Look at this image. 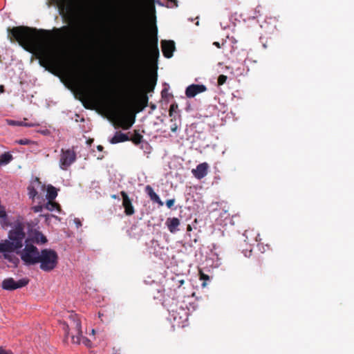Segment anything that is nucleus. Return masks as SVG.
Listing matches in <instances>:
<instances>
[{"label":"nucleus","instance_id":"nucleus-1","mask_svg":"<svg viewBox=\"0 0 354 354\" xmlns=\"http://www.w3.org/2000/svg\"><path fill=\"white\" fill-rule=\"evenodd\" d=\"M8 32L11 41H17L30 53H37L41 64L44 63L52 67L64 69L71 80L78 85L82 94L87 96L104 95L99 87L98 78L86 73L84 78L80 79L73 70L64 64L59 57L50 48L51 37L48 31L19 26L12 28H8Z\"/></svg>","mask_w":354,"mask_h":354},{"label":"nucleus","instance_id":"nucleus-2","mask_svg":"<svg viewBox=\"0 0 354 354\" xmlns=\"http://www.w3.org/2000/svg\"><path fill=\"white\" fill-rule=\"evenodd\" d=\"M100 0H55L64 22H156L142 20H82L97 6Z\"/></svg>","mask_w":354,"mask_h":354},{"label":"nucleus","instance_id":"nucleus-3","mask_svg":"<svg viewBox=\"0 0 354 354\" xmlns=\"http://www.w3.org/2000/svg\"><path fill=\"white\" fill-rule=\"evenodd\" d=\"M115 8L122 15L137 17L144 12L145 2L144 0H116Z\"/></svg>","mask_w":354,"mask_h":354},{"label":"nucleus","instance_id":"nucleus-4","mask_svg":"<svg viewBox=\"0 0 354 354\" xmlns=\"http://www.w3.org/2000/svg\"><path fill=\"white\" fill-rule=\"evenodd\" d=\"M39 268L45 272H50L55 269L58 263L57 253L51 249H44L40 252L39 259Z\"/></svg>","mask_w":354,"mask_h":354},{"label":"nucleus","instance_id":"nucleus-5","mask_svg":"<svg viewBox=\"0 0 354 354\" xmlns=\"http://www.w3.org/2000/svg\"><path fill=\"white\" fill-rule=\"evenodd\" d=\"M71 321V326L73 330L71 335L73 343L80 344L82 342L87 347L91 345V341L85 337H82V325L78 315L71 313L68 316Z\"/></svg>","mask_w":354,"mask_h":354},{"label":"nucleus","instance_id":"nucleus-6","mask_svg":"<svg viewBox=\"0 0 354 354\" xmlns=\"http://www.w3.org/2000/svg\"><path fill=\"white\" fill-rule=\"evenodd\" d=\"M26 242V246L21 253V260L28 266L38 263L40 257L39 250L35 245L28 243L27 241Z\"/></svg>","mask_w":354,"mask_h":354},{"label":"nucleus","instance_id":"nucleus-7","mask_svg":"<svg viewBox=\"0 0 354 354\" xmlns=\"http://www.w3.org/2000/svg\"><path fill=\"white\" fill-rule=\"evenodd\" d=\"M24 225L21 223H17L12 230L9 232L10 241L19 246V249L23 246V241L25 239Z\"/></svg>","mask_w":354,"mask_h":354},{"label":"nucleus","instance_id":"nucleus-8","mask_svg":"<svg viewBox=\"0 0 354 354\" xmlns=\"http://www.w3.org/2000/svg\"><path fill=\"white\" fill-rule=\"evenodd\" d=\"M158 30L156 29V32ZM140 48L141 50L145 53L148 50L151 54L158 57L159 56V50L158 48V37L156 35H151L147 42L145 40H141L140 43Z\"/></svg>","mask_w":354,"mask_h":354},{"label":"nucleus","instance_id":"nucleus-9","mask_svg":"<svg viewBox=\"0 0 354 354\" xmlns=\"http://www.w3.org/2000/svg\"><path fill=\"white\" fill-rule=\"evenodd\" d=\"M76 160V153L73 149H68L61 150L59 167L66 170Z\"/></svg>","mask_w":354,"mask_h":354},{"label":"nucleus","instance_id":"nucleus-10","mask_svg":"<svg viewBox=\"0 0 354 354\" xmlns=\"http://www.w3.org/2000/svg\"><path fill=\"white\" fill-rule=\"evenodd\" d=\"M118 117V124L124 130H127L131 127L135 122V116H129L126 114V110L117 109L115 111Z\"/></svg>","mask_w":354,"mask_h":354},{"label":"nucleus","instance_id":"nucleus-11","mask_svg":"<svg viewBox=\"0 0 354 354\" xmlns=\"http://www.w3.org/2000/svg\"><path fill=\"white\" fill-rule=\"evenodd\" d=\"M28 282L29 279L26 278L21 279L17 281L13 278H8L2 281L1 287L4 290H14L26 286Z\"/></svg>","mask_w":354,"mask_h":354},{"label":"nucleus","instance_id":"nucleus-12","mask_svg":"<svg viewBox=\"0 0 354 354\" xmlns=\"http://www.w3.org/2000/svg\"><path fill=\"white\" fill-rule=\"evenodd\" d=\"M28 195L30 198L35 201L39 198L38 190L44 191L45 185L41 183L38 178H35L28 187Z\"/></svg>","mask_w":354,"mask_h":354},{"label":"nucleus","instance_id":"nucleus-13","mask_svg":"<svg viewBox=\"0 0 354 354\" xmlns=\"http://www.w3.org/2000/svg\"><path fill=\"white\" fill-rule=\"evenodd\" d=\"M161 48L163 55L167 58H171L176 50L175 42L173 40H162Z\"/></svg>","mask_w":354,"mask_h":354},{"label":"nucleus","instance_id":"nucleus-14","mask_svg":"<svg viewBox=\"0 0 354 354\" xmlns=\"http://www.w3.org/2000/svg\"><path fill=\"white\" fill-rule=\"evenodd\" d=\"M207 91V87L203 84H191L187 87L185 95L187 97L192 98L196 95Z\"/></svg>","mask_w":354,"mask_h":354},{"label":"nucleus","instance_id":"nucleus-15","mask_svg":"<svg viewBox=\"0 0 354 354\" xmlns=\"http://www.w3.org/2000/svg\"><path fill=\"white\" fill-rule=\"evenodd\" d=\"M120 195L122 198V206L124 209V214L127 216L133 215L135 213V209L132 205L131 200L124 191H122Z\"/></svg>","mask_w":354,"mask_h":354},{"label":"nucleus","instance_id":"nucleus-16","mask_svg":"<svg viewBox=\"0 0 354 354\" xmlns=\"http://www.w3.org/2000/svg\"><path fill=\"white\" fill-rule=\"evenodd\" d=\"M149 97L147 92H138L135 99L137 111H142L148 106Z\"/></svg>","mask_w":354,"mask_h":354},{"label":"nucleus","instance_id":"nucleus-17","mask_svg":"<svg viewBox=\"0 0 354 354\" xmlns=\"http://www.w3.org/2000/svg\"><path fill=\"white\" fill-rule=\"evenodd\" d=\"M208 169V164L207 162H203L198 165L196 169H193L192 173L196 178L201 180L207 174Z\"/></svg>","mask_w":354,"mask_h":354},{"label":"nucleus","instance_id":"nucleus-18","mask_svg":"<svg viewBox=\"0 0 354 354\" xmlns=\"http://www.w3.org/2000/svg\"><path fill=\"white\" fill-rule=\"evenodd\" d=\"M19 245H17L10 241L6 240L0 243V252H10L19 249Z\"/></svg>","mask_w":354,"mask_h":354},{"label":"nucleus","instance_id":"nucleus-19","mask_svg":"<svg viewBox=\"0 0 354 354\" xmlns=\"http://www.w3.org/2000/svg\"><path fill=\"white\" fill-rule=\"evenodd\" d=\"M145 192L149 196L151 201L154 203H157L159 206L163 205V202L160 200L159 196L153 191V188L150 185L145 187Z\"/></svg>","mask_w":354,"mask_h":354},{"label":"nucleus","instance_id":"nucleus-20","mask_svg":"<svg viewBox=\"0 0 354 354\" xmlns=\"http://www.w3.org/2000/svg\"><path fill=\"white\" fill-rule=\"evenodd\" d=\"M166 225L170 232L174 233L177 231V227L180 225V220L178 218H168L166 221Z\"/></svg>","mask_w":354,"mask_h":354},{"label":"nucleus","instance_id":"nucleus-21","mask_svg":"<svg viewBox=\"0 0 354 354\" xmlns=\"http://www.w3.org/2000/svg\"><path fill=\"white\" fill-rule=\"evenodd\" d=\"M157 82L156 75L154 76H150L146 81L145 90L141 91L140 92L149 93L153 91Z\"/></svg>","mask_w":354,"mask_h":354},{"label":"nucleus","instance_id":"nucleus-22","mask_svg":"<svg viewBox=\"0 0 354 354\" xmlns=\"http://www.w3.org/2000/svg\"><path fill=\"white\" fill-rule=\"evenodd\" d=\"M128 140H129V138L128 137L127 135L120 131H118L115 133L114 136L111 139L110 142L111 144H116L118 142H122Z\"/></svg>","mask_w":354,"mask_h":354},{"label":"nucleus","instance_id":"nucleus-23","mask_svg":"<svg viewBox=\"0 0 354 354\" xmlns=\"http://www.w3.org/2000/svg\"><path fill=\"white\" fill-rule=\"evenodd\" d=\"M44 207L49 211L57 210V212L61 211V207L59 203L54 201V200H48V201L44 205Z\"/></svg>","mask_w":354,"mask_h":354},{"label":"nucleus","instance_id":"nucleus-24","mask_svg":"<svg viewBox=\"0 0 354 354\" xmlns=\"http://www.w3.org/2000/svg\"><path fill=\"white\" fill-rule=\"evenodd\" d=\"M57 196V189L51 185L47 187L46 198L48 200H55Z\"/></svg>","mask_w":354,"mask_h":354},{"label":"nucleus","instance_id":"nucleus-25","mask_svg":"<svg viewBox=\"0 0 354 354\" xmlns=\"http://www.w3.org/2000/svg\"><path fill=\"white\" fill-rule=\"evenodd\" d=\"M12 159H13V157H12V154H10L9 152H5L0 156V164L1 165H7Z\"/></svg>","mask_w":354,"mask_h":354},{"label":"nucleus","instance_id":"nucleus-26","mask_svg":"<svg viewBox=\"0 0 354 354\" xmlns=\"http://www.w3.org/2000/svg\"><path fill=\"white\" fill-rule=\"evenodd\" d=\"M142 139L143 136L138 133V131L135 130L133 135L131 138H129V140H131L135 145H137L141 143Z\"/></svg>","mask_w":354,"mask_h":354},{"label":"nucleus","instance_id":"nucleus-27","mask_svg":"<svg viewBox=\"0 0 354 354\" xmlns=\"http://www.w3.org/2000/svg\"><path fill=\"white\" fill-rule=\"evenodd\" d=\"M33 241L37 243H45L47 242L46 237L41 232H36Z\"/></svg>","mask_w":354,"mask_h":354},{"label":"nucleus","instance_id":"nucleus-28","mask_svg":"<svg viewBox=\"0 0 354 354\" xmlns=\"http://www.w3.org/2000/svg\"><path fill=\"white\" fill-rule=\"evenodd\" d=\"M68 25H142L143 24H67ZM156 26L157 24H148Z\"/></svg>","mask_w":354,"mask_h":354},{"label":"nucleus","instance_id":"nucleus-29","mask_svg":"<svg viewBox=\"0 0 354 354\" xmlns=\"http://www.w3.org/2000/svg\"><path fill=\"white\" fill-rule=\"evenodd\" d=\"M162 3L166 5L168 8H174L178 6L177 0H164Z\"/></svg>","mask_w":354,"mask_h":354},{"label":"nucleus","instance_id":"nucleus-30","mask_svg":"<svg viewBox=\"0 0 354 354\" xmlns=\"http://www.w3.org/2000/svg\"><path fill=\"white\" fill-rule=\"evenodd\" d=\"M8 124L13 125V126H28L31 127V124H25L23 122H18L15 120H8Z\"/></svg>","mask_w":354,"mask_h":354},{"label":"nucleus","instance_id":"nucleus-31","mask_svg":"<svg viewBox=\"0 0 354 354\" xmlns=\"http://www.w3.org/2000/svg\"><path fill=\"white\" fill-rule=\"evenodd\" d=\"M170 122H171V125L170 127L171 131L176 133L178 128V125L176 122V118H171Z\"/></svg>","mask_w":354,"mask_h":354},{"label":"nucleus","instance_id":"nucleus-32","mask_svg":"<svg viewBox=\"0 0 354 354\" xmlns=\"http://www.w3.org/2000/svg\"><path fill=\"white\" fill-rule=\"evenodd\" d=\"M227 77L225 75H220L218 77V85L221 86L224 84L227 80Z\"/></svg>","mask_w":354,"mask_h":354},{"label":"nucleus","instance_id":"nucleus-33","mask_svg":"<svg viewBox=\"0 0 354 354\" xmlns=\"http://www.w3.org/2000/svg\"><path fill=\"white\" fill-rule=\"evenodd\" d=\"M16 142L19 145H29L30 143H34V142L28 140V139H26V138H24V139H20V140H18L16 141Z\"/></svg>","mask_w":354,"mask_h":354},{"label":"nucleus","instance_id":"nucleus-34","mask_svg":"<svg viewBox=\"0 0 354 354\" xmlns=\"http://www.w3.org/2000/svg\"><path fill=\"white\" fill-rule=\"evenodd\" d=\"M199 276L200 279L201 280L207 281L209 279V277L207 274L203 273L201 270H199Z\"/></svg>","mask_w":354,"mask_h":354},{"label":"nucleus","instance_id":"nucleus-35","mask_svg":"<svg viewBox=\"0 0 354 354\" xmlns=\"http://www.w3.org/2000/svg\"><path fill=\"white\" fill-rule=\"evenodd\" d=\"M44 207L41 205H35V206H33L32 207V209L33 210L34 212H41L43 208Z\"/></svg>","mask_w":354,"mask_h":354},{"label":"nucleus","instance_id":"nucleus-36","mask_svg":"<svg viewBox=\"0 0 354 354\" xmlns=\"http://www.w3.org/2000/svg\"><path fill=\"white\" fill-rule=\"evenodd\" d=\"M175 203V199H169L166 201V205L168 208H171Z\"/></svg>","mask_w":354,"mask_h":354},{"label":"nucleus","instance_id":"nucleus-37","mask_svg":"<svg viewBox=\"0 0 354 354\" xmlns=\"http://www.w3.org/2000/svg\"><path fill=\"white\" fill-rule=\"evenodd\" d=\"M178 104L176 103H173L170 105L169 112L176 113L178 109Z\"/></svg>","mask_w":354,"mask_h":354},{"label":"nucleus","instance_id":"nucleus-38","mask_svg":"<svg viewBox=\"0 0 354 354\" xmlns=\"http://www.w3.org/2000/svg\"><path fill=\"white\" fill-rule=\"evenodd\" d=\"M7 216L4 208L0 205V218H6Z\"/></svg>","mask_w":354,"mask_h":354},{"label":"nucleus","instance_id":"nucleus-39","mask_svg":"<svg viewBox=\"0 0 354 354\" xmlns=\"http://www.w3.org/2000/svg\"><path fill=\"white\" fill-rule=\"evenodd\" d=\"M0 354H12V353L10 351H6L0 347Z\"/></svg>","mask_w":354,"mask_h":354},{"label":"nucleus","instance_id":"nucleus-40","mask_svg":"<svg viewBox=\"0 0 354 354\" xmlns=\"http://www.w3.org/2000/svg\"><path fill=\"white\" fill-rule=\"evenodd\" d=\"M74 222H75V225H76L77 228L82 226V223H81L80 219L75 218L74 220Z\"/></svg>","mask_w":354,"mask_h":354},{"label":"nucleus","instance_id":"nucleus-41","mask_svg":"<svg viewBox=\"0 0 354 354\" xmlns=\"http://www.w3.org/2000/svg\"><path fill=\"white\" fill-rule=\"evenodd\" d=\"M250 232H250V231H248V230H245V232H244V234H243V236H245V241H248V242H250V241L248 239V233H250Z\"/></svg>","mask_w":354,"mask_h":354},{"label":"nucleus","instance_id":"nucleus-42","mask_svg":"<svg viewBox=\"0 0 354 354\" xmlns=\"http://www.w3.org/2000/svg\"><path fill=\"white\" fill-rule=\"evenodd\" d=\"M251 254H252V249H249V250H247L246 252H245V256L247 257H250L251 256Z\"/></svg>","mask_w":354,"mask_h":354},{"label":"nucleus","instance_id":"nucleus-43","mask_svg":"<svg viewBox=\"0 0 354 354\" xmlns=\"http://www.w3.org/2000/svg\"><path fill=\"white\" fill-rule=\"evenodd\" d=\"M68 330H69V326L68 324H65L64 330H65L66 335H68V333H69Z\"/></svg>","mask_w":354,"mask_h":354},{"label":"nucleus","instance_id":"nucleus-44","mask_svg":"<svg viewBox=\"0 0 354 354\" xmlns=\"http://www.w3.org/2000/svg\"><path fill=\"white\" fill-rule=\"evenodd\" d=\"M234 20H235V21H237L238 22H240V21H241V20H243V21H245V19H242V18H241V15H239V18H236V17H235V18H234Z\"/></svg>","mask_w":354,"mask_h":354},{"label":"nucleus","instance_id":"nucleus-45","mask_svg":"<svg viewBox=\"0 0 354 354\" xmlns=\"http://www.w3.org/2000/svg\"><path fill=\"white\" fill-rule=\"evenodd\" d=\"M213 45H214L215 46H216L217 48H221V45H220V43L218 42V41H214L213 43Z\"/></svg>","mask_w":354,"mask_h":354},{"label":"nucleus","instance_id":"nucleus-46","mask_svg":"<svg viewBox=\"0 0 354 354\" xmlns=\"http://www.w3.org/2000/svg\"><path fill=\"white\" fill-rule=\"evenodd\" d=\"M169 117H171V118H176V115H174V112H169Z\"/></svg>","mask_w":354,"mask_h":354},{"label":"nucleus","instance_id":"nucleus-47","mask_svg":"<svg viewBox=\"0 0 354 354\" xmlns=\"http://www.w3.org/2000/svg\"><path fill=\"white\" fill-rule=\"evenodd\" d=\"M97 149L98 151H102L103 150L104 147L102 145H98L97 147Z\"/></svg>","mask_w":354,"mask_h":354},{"label":"nucleus","instance_id":"nucleus-48","mask_svg":"<svg viewBox=\"0 0 354 354\" xmlns=\"http://www.w3.org/2000/svg\"><path fill=\"white\" fill-rule=\"evenodd\" d=\"M10 256L8 254H4V258L10 260Z\"/></svg>","mask_w":354,"mask_h":354},{"label":"nucleus","instance_id":"nucleus-49","mask_svg":"<svg viewBox=\"0 0 354 354\" xmlns=\"http://www.w3.org/2000/svg\"><path fill=\"white\" fill-rule=\"evenodd\" d=\"M4 91V87L3 85L0 86V93H3Z\"/></svg>","mask_w":354,"mask_h":354},{"label":"nucleus","instance_id":"nucleus-50","mask_svg":"<svg viewBox=\"0 0 354 354\" xmlns=\"http://www.w3.org/2000/svg\"><path fill=\"white\" fill-rule=\"evenodd\" d=\"M187 231H192V227H191V225H187Z\"/></svg>","mask_w":354,"mask_h":354},{"label":"nucleus","instance_id":"nucleus-51","mask_svg":"<svg viewBox=\"0 0 354 354\" xmlns=\"http://www.w3.org/2000/svg\"><path fill=\"white\" fill-rule=\"evenodd\" d=\"M111 198L114 199L118 198V197L115 194L112 195Z\"/></svg>","mask_w":354,"mask_h":354},{"label":"nucleus","instance_id":"nucleus-52","mask_svg":"<svg viewBox=\"0 0 354 354\" xmlns=\"http://www.w3.org/2000/svg\"><path fill=\"white\" fill-rule=\"evenodd\" d=\"M185 320L186 321V320H187V313H185Z\"/></svg>","mask_w":354,"mask_h":354},{"label":"nucleus","instance_id":"nucleus-53","mask_svg":"<svg viewBox=\"0 0 354 354\" xmlns=\"http://www.w3.org/2000/svg\"><path fill=\"white\" fill-rule=\"evenodd\" d=\"M180 284H183L184 283L183 280L180 281Z\"/></svg>","mask_w":354,"mask_h":354},{"label":"nucleus","instance_id":"nucleus-54","mask_svg":"<svg viewBox=\"0 0 354 354\" xmlns=\"http://www.w3.org/2000/svg\"><path fill=\"white\" fill-rule=\"evenodd\" d=\"M174 320H176V319H177L176 316L174 315Z\"/></svg>","mask_w":354,"mask_h":354},{"label":"nucleus","instance_id":"nucleus-55","mask_svg":"<svg viewBox=\"0 0 354 354\" xmlns=\"http://www.w3.org/2000/svg\"><path fill=\"white\" fill-rule=\"evenodd\" d=\"M205 285H206L205 282H203L202 284L203 286H205Z\"/></svg>","mask_w":354,"mask_h":354},{"label":"nucleus","instance_id":"nucleus-56","mask_svg":"<svg viewBox=\"0 0 354 354\" xmlns=\"http://www.w3.org/2000/svg\"><path fill=\"white\" fill-rule=\"evenodd\" d=\"M102 317V315L100 313H99V317Z\"/></svg>","mask_w":354,"mask_h":354},{"label":"nucleus","instance_id":"nucleus-57","mask_svg":"<svg viewBox=\"0 0 354 354\" xmlns=\"http://www.w3.org/2000/svg\"><path fill=\"white\" fill-rule=\"evenodd\" d=\"M156 3H160V1L156 0Z\"/></svg>","mask_w":354,"mask_h":354},{"label":"nucleus","instance_id":"nucleus-58","mask_svg":"<svg viewBox=\"0 0 354 354\" xmlns=\"http://www.w3.org/2000/svg\"><path fill=\"white\" fill-rule=\"evenodd\" d=\"M106 97H108V98H110V96L108 95H106Z\"/></svg>","mask_w":354,"mask_h":354},{"label":"nucleus","instance_id":"nucleus-59","mask_svg":"<svg viewBox=\"0 0 354 354\" xmlns=\"http://www.w3.org/2000/svg\"><path fill=\"white\" fill-rule=\"evenodd\" d=\"M92 333H95V330H94V329H93V330H92Z\"/></svg>","mask_w":354,"mask_h":354}]
</instances>
